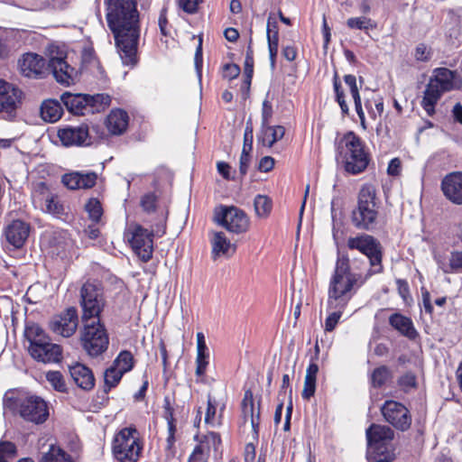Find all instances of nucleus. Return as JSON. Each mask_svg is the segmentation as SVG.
<instances>
[{"mask_svg":"<svg viewBox=\"0 0 462 462\" xmlns=\"http://www.w3.org/2000/svg\"><path fill=\"white\" fill-rule=\"evenodd\" d=\"M106 22L114 34L121 60L125 65L137 62L140 35L139 12L136 0H105Z\"/></svg>","mask_w":462,"mask_h":462,"instance_id":"obj_1","label":"nucleus"},{"mask_svg":"<svg viewBox=\"0 0 462 462\" xmlns=\"http://www.w3.org/2000/svg\"><path fill=\"white\" fill-rule=\"evenodd\" d=\"M365 282L361 273H356L351 269L348 256L337 258L328 290L327 309L329 315L325 320L326 331L335 329L349 300Z\"/></svg>","mask_w":462,"mask_h":462,"instance_id":"obj_2","label":"nucleus"},{"mask_svg":"<svg viewBox=\"0 0 462 462\" xmlns=\"http://www.w3.org/2000/svg\"><path fill=\"white\" fill-rule=\"evenodd\" d=\"M337 160L346 172L356 175L365 171L370 162V154L365 143L354 132L349 131L336 141Z\"/></svg>","mask_w":462,"mask_h":462,"instance_id":"obj_3","label":"nucleus"},{"mask_svg":"<svg viewBox=\"0 0 462 462\" xmlns=\"http://www.w3.org/2000/svg\"><path fill=\"white\" fill-rule=\"evenodd\" d=\"M166 231V216L162 215L159 222L149 231L141 225H131L125 232V237L134 252L143 262H148L153 253V236H162Z\"/></svg>","mask_w":462,"mask_h":462,"instance_id":"obj_4","label":"nucleus"},{"mask_svg":"<svg viewBox=\"0 0 462 462\" xmlns=\"http://www.w3.org/2000/svg\"><path fill=\"white\" fill-rule=\"evenodd\" d=\"M459 87V80L456 73L447 68H438L433 72L424 91L421 105L428 115L435 111V106L442 94Z\"/></svg>","mask_w":462,"mask_h":462,"instance_id":"obj_5","label":"nucleus"},{"mask_svg":"<svg viewBox=\"0 0 462 462\" xmlns=\"http://www.w3.org/2000/svg\"><path fill=\"white\" fill-rule=\"evenodd\" d=\"M378 208L375 188L371 184L364 185L358 193L357 207L352 212L354 226L359 229H371L376 222Z\"/></svg>","mask_w":462,"mask_h":462,"instance_id":"obj_6","label":"nucleus"},{"mask_svg":"<svg viewBox=\"0 0 462 462\" xmlns=\"http://www.w3.org/2000/svg\"><path fill=\"white\" fill-rule=\"evenodd\" d=\"M346 245L350 250L359 251L369 260L370 270L365 275L361 272H355L356 273H361L362 277L365 279V281L371 275L383 272L382 246L380 242L373 236L361 234L356 236H350L347 239Z\"/></svg>","mask_w":462,"mask_h":462,"instance_id":"obj_7","label":"nucleus"},{"mask_svg":"<svg viewBox=\"0 0 462 462\" xmlns=\"http://www.w3.org/2000/svg\"><path fill=\"white\" fill-rule=\"evenodd\" d=\"M80 344L91 357H97L105 353L109 345L106 329L100 320L84 322L80 330Z\"/></svg>","mask_w":462,"mask_h":462,"instance_id":"obj_8","label":"nucleus"},{"mask_svg":"<svg viewBox=\"0 0 462 462\" xmlns=\"http://www.w3.org/2000/svg\"><path fill=\"white\" fill-rule=\"evenodd\" d=\"M142 448L137 430L132 427L121 430L113 442V453L119 462H137Z\"/></svg>","mask_w":462,"mask_h":462,"instance_id":"obj_9","label":"nucleus"},{"mask_svg":"<svg viewBox=\"0 0 462 462\" xmlns=\"http://www.w3.org/2000/svg\"><path fill=\"white\" fill-rule=\"evenodd\" d=\"M51 73L56 81L70 86L78 79V71L67 61L66 51L56 45L48 48V74Z\"/></svg>","mask_w":462,"mask_h":462,"instance_id":"obj_10","label":"nucleus"},{"mask_svg":"<svg viewBox=\"0 0 462 462\" xmlns=\"http://www.w3.org/2000/svg\"><path fill=\"white\" fill-rule=\"evenodd\" d=\"M106 300L101 288L92 282H86L80 289V306L82 308V322H97L100 320Z\"/></svg>","mask_w":462,"mask_h":462,"instance_id":"obj_11","label":"nucleus"},{"mask_svg":"<svg viewBox=\"0 0 462 462\" xmlns=\"http://www.w3.org/2000/svg\"><path fill=\"white\" fill-rule=\"evenodd\" d=\"M394 437L393 430L383 425L372 424L366 430V438L370 451L374 454V462H392L393 454L385 447Z\"/></svg>","mask_w":462,"mask_h":462,"instance_id":"obj_12","label":"nucleus"},{"mask_svg":"<svg viewBox=\"0 0 462 462\" xmlns=\"http://www.w3.org/2000/svg\"><path fill=\"white\" fill-rule=\"evenodd\" d=\"M215 221L227 231L235 234L245 233L250 226V218L236 207H221L215 212Z\"/></svg>","mask_w":462,"mask_h":462,"instance_id":"obj_13","label":"nucleus"},{"mask_svg":"<svg viewBox=\"0 0 462 462\" xmlns=\"http://www.w3.org/2000/svg\"><path fill=\"white\" fill-rule=\"evenodd\" d=\"M23 98V91L12 83L0 79V118L13 120Z\"/></svg>","mask_w":462,"mask_h":462,"instance_id":"obj_14","label":"nucleus"},{"mask_svg":"<svg viewBox=\"0 0 462 462\" xmlns=\"http://www.w3.org/2000/svg\"><path fill=\"white\" fill-rule=\"evenodd\" d=\"M19 414L25 420L42 424L49 417L47 402L40 396L28 395L17 401Z\"/></svg>","mask_w":462,"mask_h":462,"instance_id":"obj_15","label":"nucleus"},{"mask_svg":"<svg viewBox=\"0 0 462 462\" xmlns=\"http://www.w3.org/2000/svg\"><path fill=\"white\" fill-rule=\"evenodd\" d=\"M384 420L400 430H406L411 424L409 410L401 402L386 401L381 408Z\"/></svg>","mask_w":462,"mask_h":462,"instance_id":"obj_16","label":"nucleus"},{"mask_svg":"<svg viewBox=\"0 0 462 462\" xmlns=\"http://www.w3.org/2000/svg\"><path fill=\"white\" fill-rule=\"evenodd\" d=\"M79 316L76 308H68L60 315L54 316L50 321L51 330L63 337H71L77 330Z\"/></svg>","mask_w":462,"mask_h":462,"instance_id":"obj_17","label":"nucleus"},{"mask_svg":"<svg viewBox=\"0 0 462 462\" xmlns=\"http://www.w3.org/2000/svg\"><path fill=\"white\" fill-rule=\"evenodd\" d=\"M20 72L27 78L43 79L48 75V62L36 53H26L19 60Z\"/></svg>","mask_w":462,"mask_h":462,"instance_id":"obj_18","label":"nucleus"},{"mask_svg":"<svg viewBox=\"0 0 462 462\" xmlns=\"http://www.w3.org/2000/svg\"><path fill=\"white\" fill-rule=\"evenodd\" d=\"M58 137L64 146H81L90 143L89 129L87 125L61 128L58 131Z\"/></svg>","mask_w":462,"mask_h":462,"instance_id":"obj_19","label":"nucleus"},{"mask_svg":"<svg viewBox=\"0 0 462 462\" xmlns=\"http://www.w3.org/2000/svg\"><path fill=\"white\" fill-rule=\"evenodd\" d=\"M95 171H71L61 176V183L69 189H88L97 183Z\"/></svg>","mask_w":462,"mask_h":462,"instance_id":"obj_20","label":"nucleus"},{"mask_svg":"<svg viewBox=\"0 0 462 462\" xmlns=\"http://www.w3.org/2000/svg\"><path fill=\"white\" fill-rule=\"evenodd\" d=\"M441 190L452 203L462 205V172L454 171L446 175L441 181Z\"/></svg>","mask_w":462,"mask_h":462,"instance_id":"obj_21","label":"nucleus"},{"mask_svg":"<svg viewBox=\"0 0 462 462\" xmlns=\"http://www.w3.org/2000/svg\"><path fill=\"white\" fill-rule=\"evenodd\" d=\"M6 241L14 248H21L30 234V225L16 219L9 223L4 231Z\"/></svg>","mask_w":462,"mask_h":462,"instance_id":"obj_22","label":"nucleus"},{"mask_svg":"<svg viewBox=\"0 0 462 462\" xmlns=\"http://www.w3.org/2000/svg\"><path fill=\"white\" fill-rule=\"evenodd\" d=\"M244 422L250 420L254 434L258 435L260 424V404L254 407V395L251 390H246L241 402Z\"/></svg>","mask_w":462,"mask_h":462,"instance_id":"obj_23","label":"nucleus"},{"mask_svg":"<svg viewBox=\"0 0 462 462\" xmlns=\"http://www.w3.org/2000/svg\"><path fill=\"white\" fill-rule=\"evenodd\" d=\"M30 355L33 359L42 363H57L61 359L62 350L59 345L50 342L49 339Z\"/></svg>","mask_w":462,"mask_h":462,"instance_id":"obj_24","label":"nucleus"},{"mask_svg":"<svg viewBox=\"0 0 462 462\" xmlns=\"http://www.w3.org/2000/svg\"><path fill=\"white\" fill-rule=\"evenodd\" d=\"M70 375L75 383L81 389L88 391L95 385L92 371L82 364H76L69 368Z\"/></svg>","mask_w":462,"mask_h":462,"instance_id":"obj_25","label":"nucleus"},{"mask_svg":"<svg viewBox=\"0 0 462 462\" xmlns=\"http://www.w3.org/2000/svg\"><path fill=\"white\" fill-rule=\"evenodd\" d=\"M210 241L214 260L220 256L232 255L236 252V246L231 244L223 232H213Z\"/></svg>","mask_w":462,"mask_h":462,"instance_id":"obj_26","label":"nucleus"},{"mask_svg":"<svg viewBox=\"0 0 462 462\" xmlns=\"http://www.w3.org/2000/svg\"><path fill=\"white\" fill-rule=\"evenodd\" d=\"M34 196H42L44 199V210L53 216L60 217L63 214L64 208L60 203L58 197L49 192L45 183L41 182L35 189Z\"/></svg>","mask_w":462,"mask_h":462,"instance_id":"obj_27","label":"nucleus"},{"mask_svg":"<svg viewBox=\"0 0 462 462\" xmlns=\"http://www.w3.org/2000/svg\"><path fill=\"white\" fill-rule=\"evenodd\" d=\"M389 324L409 339L413 340L419 336L416 328L413 326L412 320L400 313H393L391 315L389 318Z\"/></svg>","mask_w":462,"mask_h":462,"instance_id":"obj_28","label":"nucleus"},{"mask_svg":"<svg viewBox=\"0 0 462 462\" xmlns=\"http://www.w3.org/2000/svg\"><path fill=\"white\" fill-rule=\"evenodd\" d=\"M128 114L122 109L112 110L106 118V127L115 135H120L125 132L128 126Z\"/></svg>","mask_w":462,"mask_h":462,"instance_id":"obj_29","label":"nucleus"},{"mask_svg":"<svg viewBox=\"0 0 462 462\" xmlns=\"http://www.w3.org/2000/svg\"><path fill=\"white\" fill-rule=\"evenodd\" d=\"M61 101L66 108L74 115L84 116L88 114V106L86 94L73 95L67 92L61 96Z\"/></svg>","mask_w":462,"mask_h":462,"instance_id":"obj_30","label":"nucleus"},{"mask_svg":"<svg viewBox=\"0 0 462 462\" xmlns=\"http://www.w3.org/2000/svg\"><path fill=\"white\" fill-rule=\"evenodd\" d=\"M63 114V107L60 101L48 99L41 106V116L45 122H57Z\"/></svg>","mask_w":462,"mask_h":462,"instance_id":"obj_31","label":"nucleus"},{"mask_svg":"<svg viewBox=\"0 0 462 462\" xmlns=\"http://www.w3.org/2000/svg\"><path fill=\"white\" fill-rule=\"evenodd\" d=\"M86 98L88 101V114L99 113L104 111L106 107L109 106L111 103V98L106 94H96V95H88L86 94Z\"/></svg>","mask_w":462,"mask_h":462,"instance_id":"obj_32","label":"nucleus"},{"mask_svg":"<svg viewBox=\"0 0 462 462\" xmlns=\"http://www.w3.org/2000/svg\"><path fill=\"white\" fill-rule=\"evenodd\" d=\"M285 134V129L282 125L263 127V143L272 147L277 141L281 140Z\"/></svg>","mask_w":462,"mask_h":462,"instance_id":"obj_33","label":"nucleus"},{"mask_svg":"<svg viewBox=\"0 0 462 462\" xmlns=\"http://www.w3.org/2000/svg\"><path fill=\"white\" fill-rule=\"evenodd\" d=\"M40 462H72L70 457L60 447L51 445L49 450L44 452Z\"/></svg>","mask_w":462,"mask_h":462,"instance_id":"obj_34","label":"nucleus"},{"mask_svg":"<svg viewBox=\"0 0 462 462\" xmlns=\"http://www.w3.org/2000/svg\"><path fill=\"white\" fill-rule=\"evenodd\" d=\"M272 23H271V16L268 18L267 22V40H268V49H269V55H270V60L271 64L274 66L275 64V58L278 52V41H279V34L278 32H273L272 29Z\"/></svg>","mask_w":462,"mask_h":462,"instance_id":"obj_35","label":"nucleus"},{"mask_svg":"<svg viewBox=\"0 0 462 462\" xmlns=\"http://www.w3.org/2000/svg\"><path fill=\"white\" fill-rule=\"evenodd\" d=\"M134 360L132 353L127 350L121 351L113 363V366L117 367L123 373L131 371L134 367Z\"/></svg>","mask_w":462,"mask_h":462,"instance_id":"obj_36","label":"nucleus"},{"mask_svg":"<svg viewBox=\"0 0 462 462\" xmlns=\"http://www.w3.org/2000/svg\"><path fill=\"white\" fill-rule=\"evenodd\" d=\"M125 373L117 369V367L110 366L107 368L104 374L105 386L104 391L107 393L111 388L116 386Z\"/></svg>","mask_w":462,"mask_h":462,"instance_id":"obj_37","label":"nucleus"},{"mask_svg":"<svg viewBox=\"0 0 462 462\" xmlns=\"http://www.w3.org/2000/svg\"><path fill=\"white\" fill-rule=\"evenodd\" d=\"M255 214L259 217H267L272 210V200L264 195H257L254 201Z\"/></svg>","mask_w":462,"mask_h":462,"instance_id":"obj_38","label":"nucleus"},{"mask_svg":"<svg viewBox=\"0 0 462 462\" xmlns=\"http://www.w3.org/2000/svg\"><path fill=\"white\" fill-rule=\"evenodd\" d=\"M346 26L352 30L368 31L369 29H374L376 27V23L371 18L359 16L347 19Z\"/></svg>","mask_w":462,"mask_h":462,"instance_id":"obj_39","label":"nucleus"},{"mask_svg":"<svg viewBox=\"0 0 462 462\" xmlns=\"http://www.w3.org/2000/svg\"><path fill=\"white\" fill-rule=\"evenodd\" d=\"M391 377H392V373H391L390 369L385 365H382L374 370L372 376H371L372 384L375 388H380Z\"/></svg>","mask_w":462,"mask_h":462,"instance_id":"obj_40","label":"nucleus"},{"mask_svg":"<svg viewBox=\"0 0 462 462\" xmlns=\"http://www.w3.org/2000/svg\"><path fill=\"white\" fill-rule=\"evenodd\" d=\"M89 219L95 223H98L103 215V208L100 201L96 198H91L85 205Z\"/></svg>","mask_w":462,"mask_h":462,"instance_id":"obj_41","label":"nucleus"},{"mask_svg":"<svg viewBox=\"0 0 462 462\" xmlns=\"http://www.w3.org/2000/svg\"><path fill=\"white\" fill-rule=\"evenodd\" d=\"M333 87L336 94V100L341 108L342 114L348 115L349 108L345 100V94L337 73H335L334 76Z\"/></svg>","mask_w":462,"mask_h":462,"instance_id":"obj_42","label":"nucleus"},{"mask_svg":"<svg viewBox=\"0 0 462 462\" xmlns=\"http://www.w3.org/2000/svg\"><path fill=\"white\" fill-rule=\"evenodd\" d=\"M46 379L54 390L64 393L67 390L63 375L59 371H51L46 374Z\"/></svg>","mask_w":462,"mask_h":462,"instance_id":"obj_43","label":"nucleus"},{"mask_svg":"<svg viewBox=\"0 0 462 462\" xmlns=\"http://www.w3.org/2000/svg\"><path fill=\"white\" fill-rule=\"evenodd\" d=\"M157 199L158 198L153 192H148L141 198L140 205L143 211L152 213L156 209Z\"/></svg>","mask_w":462,"mask_h":462,"instance_id":"obj_44","label":"nucleus"},{"mask_svg":"<svg viewBox=\"0 0 462 462\" xmlns=\"http://www.w3.org/2000/svg\"><path fill=\"white\" fill-rule=\"evenodd\" d=\"M43 334L45 332L38 324L28 323L25 327L24 337L28 341H35V337H42Z\"/></svg>","mask_w":462,"mask_h":462,"instance_id":"obj_45","label":"nucleus"},{"mask_svg":"<svg viewBox=\"0 0 462 462\" xmlns=\"http://www.w3.org/2000/svg\"><path fill=\"white\" fill-rule=\"evenodd\" d=\"M209 353L197 354L196 357V375L202 376L207 371L208 365Z\"/></svg>","mask_w":462,"mask_h":462,"instance_id":"obj_46","label":"nucleus"},{"mask_svg":"<svg viewBox=\"0 0 462 462\" xmlns=\"http://www.w3.org/2000/svg\"><path fill=\"white\" fill-rule=\"evenodd\" d=\"M398 384L404 392H408L416 386V377L412 373H406L398 379Z\"/></svg>","mask_w":462,"mask_h":462,"instance_id":"obj_47","label":"nucleus"},{"mask_svg":"<svg viewBox=\"0 0 462 462\" xmlns=\"http://www.w3.org/2000/svg\"><path fill=\"white\" fill-rule=\"evenodd\" d=\"M16 447L9 441L0 442V459H6L8 457H14Z\"/></svg>","mask_w":462,"mask_h":462,"instance_id":"obj_48","label":"nucleus"},{"mask_svg":"<svg viewBox=\"0 0 462 462\" xmlns=\"http://www.w3.org/2000/svg\"><path fill=\"white\" fill-rule=\"evenodd\" d=\"M316 391V379H304V386L301 393V396L305 400H310Z\"/></svg>","mask_w":462,"mask_h":462,"instance_id":"obj_49","label":"nucleus"},{"mask_svg":"<svg viewBox=\"0 0 462 462\" xmlns=\"http://www.w3.org/2000/svg\"><path fill=\"white\" fill-rule=\"evenodd\" d=\"M202 0H178L179 6L188 14H194Z\"/></svg>","mask_w":462,"mask_h":462,"instance_id":"obj_50","label":"nucleus"},{"mask_svg":"<svg viewBox=\"0 0 462 462\" xmlns=\"http://www.w3.org/2000/svg\"><path fill=\"white\" fill-rule=\"evenodd\" d=\"M253 149V127L247 124L244 134L243 152H251Z\"/></svg>","mask_w":462,"mask_h":462,"instance_id":"obj_51","label":"nucleus"},{"mask_svg":"<svg viewBox=\"0 0 462 462\" xmlns=\"http://www.w3.org/2000/svg\"><path fill=\"white\" fill-rule=\"evenodd\" d=\"M217 412V406L211 399V396L208 397V407L205 415V422L208 424H214L215 415Z\"/></svg>","mask_w":462,"mask_h":462,"instance_id":"obj_52","label":"nucleus"},{"mask_svg":"<svg viewBox=\"0 0 462 462\" xmlns=\"http://www.w3.org/2000/svg\"><path fill=\"white\" fill-rule=\"evenodd\" d=\"M345 83L348 86L352 97H360L359 89L356 85V78L354 75H346L344 77Z\"/></svg>","mask_w":462,"mask_h":462,"instance_id":"obj_53","label":"nucleus"},{"mask_svg":"<svg viewBox=\"0 0 462 462\" xmlns=\"http://www.w3.org/2000/svg\"><path fill=\"white\" fill-rule=\"evenodd\" d=\"M240 73V68L236 64L228 63L224 66L223 76L226 79H233Z\"/></svg>","mask_w":462,"mask_h":462,"instance_id":"obj_54","label":"nucleus"},{"mask_svg":"<svg viewBox=\"0 0 462 462\" xmlns=\"http://www.w3.org/2000/svg\"><path fill=\"white\" fill-rule=\"evenodd\" d=\"M449 265L452 270L462 272V252H453L451 254Z\"/></svg>","mask_w":462,"mask_h":462,"instance_id":"obj_55","label":"nucleus"},{"mask_svg":"<svg viewBox=\"0 0 462 462\" xmlns=\"http://www.w3.org/2000/svg\"><path fill=\"white\" fill-rule=\"evenodd\" d=\"M353 99H354L356 114L360 119V125H361L362 128L365 130L367 128V126H366L365 113H364V110L362 107L361 97H354Z\"/></svg>","mask_w":462,"mask_h":462,"instance_id":"obj_56","label":"nucleus"},{"mask_svg":"<svg viewBox=\"0 0 462 462\" xmlns=\"http://www.w3.org/2000/svg\"><path fill=\"white\" fill-rule=\"evenodd\" d=\"M204 439V442L208 446H212L215 450L217 449L218 446L221 443L219 434L213 431L208 432L207 435H205Z\"/></svg>","mask_w":462,"mask_h":462,"instance_id":"obj_57","label":"nucleus"},{"mask_svg":"<svg viewBox=\"0 0 462 462\" xmlns=\"http://www.w3.org/2000/svg\"><path fill=\"white\" fill-rule=\"evenodd\" d=\"M273 114L272 106L269 101L264 100L263 103L262 109V127H265L268 125L269 119L271 118Z\"/></svg>","mask_w":462,"mask_h":462,"instance_id":"obj_58","label":"nucleus"},{"mask_svg":"<svg viewBox=\"0 0 462 462\" xmlns=\"http://www.w3.org/2000/svg\"><path fill=\"white\" fill-rule=\"evenodd\" d=\"M415 58L420 61H427L430 59V51L424 44H419L415 50Z\"/></svg>","mask_w":462,"mask_h":462,"instance_id":"obj_59","label":"nucleus"},{"mask_svg":"<svg viewBox=\"0 0 462 462\" xmlns=\"http://www.w3.org/2000/svg\"><path fill=\"white\" fill-rule=\"evenodd\" d=\"M274 166V159L271 156H264L260 160L258 169L260 171L268 172Z\"/></svg>","mask_w":462,"mask_h":462,"instance_id":"obj_60","label":"nucleus"},{"mask_svg":"<svg viewBox=\"0 0 462 462\" xmlns=\"http://www.w3.org/2000/svg\"><path fill=\"white\" fill-rule=\"evenodd\" d=\"M240 166L239 171L242 175H245L249 167L250 162V152H243L240 156Z\"/></svg>","mask_w":462,"mask_h":462,"instance_id":"obj_61","label":"nucleus"},{"mask_svg":"<svg viewBox=\"0 0 462 462\" xmlns=\"http://www.w3.org/2000/svg\"><path fill=\"white\" fill-rule=\"evenodd\" d=\"M373 103L374 105L375 120L380 117L383 112V98L378 95L373 93Z\"/></svg>","mask_w":462,"mask_h":462,"instance_id":"obj_62","label":"nucleus"},{"mask_svg":"<svg viewBox=\"0 0 462 462\" xmlns=\"http://www.w3.org/2000/svg\"><path fill=\"white\" fill-rule=\"evenodd\" d=\"M254 73V59L252 56V51L248 49L246 52V57L245 60V74H248L250 77V74Z\"/></svg>","mask_w":462,"mask_h":462,"instance_id":"obj_63","label":"nucleus"},{"mask_svg":"<svg viewBox=\"0 0 462 462\" xmlns=\"http://www.w3.org/2000/svg\"><path fill=\"white\" fill-rule=\"evenodd\" d=\"M400 168H401V162L398 158H394V159L391 160V162H389V165H388V169H387L388 174L393 175V176L398 175L399 171H400Z\"/></svg>","mask_w":462,"mask_h":462,"instance_id":"obj_64","label":"nucleus"}]
</instances>
